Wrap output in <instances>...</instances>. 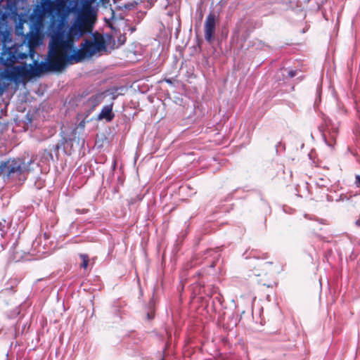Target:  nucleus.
<instances>
[{
    "label": "nucleus",
    "mask_w": 360,
    "mask_h": 360,
    "mask_svg": "<svg viewBox=\"0 0 360 360\" xmlns=\"http://www.w3.org/2000/svg\"><path fill=\"white\" fill-rule=\"evenodd\" d=\"M35 15L39 18H43L47 15L51 16V21L53 18L56 19V10L53 5V1L51 0H41L40 5H38L34 11ZM52 22H51V23Z\"/></svg>",
    "instance_id": "6"
},
{
    "label": "nucleus",
    "mask_w": 360,
    "mask_h": 360,
    "mask_svg": "<svg viewBox=\"0 0 360 360\" xmlns=\"http://www.w3.org/2000/svg\"><path fill=\"white\" fill-rule=\"evenodd\" d=\"M116 98H117V96L113 94L112 95V100H115Z\"/></svg>",
    "instance_id": "24"
},
{
    "label": "nucleus",
    "mask_w": 360,
    "mask_h": 360,
    "mask_svg": "<svg viewBox=\"0 0 360 360\" xmlns=\"http://www.w3.org/2000/svg\"><path fill=\"white\" fill-rule=\"evenodd\" d=\"M92 12L91 5L85 1L70 0L67 6L68 15L74 13L79 19H88Z\"/></svg>",
    "instance_id": "4"
},
{
    "label": "nucleus",
    "mask_w": 360,
    "mask_h": 360,
    "mask_svg": "<svg viewBox=\"0 0 360 360\" xmlns=\"http://www.w3.org/2000/svg\"><path fill=\"white\" fill-rule=\"evenodd\" d=\"M70 0H55L53 5L56 10V19L59 20V25H63L65 22V18L68 17L67 6Z\"/></svg>",
    "instance_id": "9"
},
{
    "label": "nucleus",
    "mask_w": 360,
    "mask_h": 360,
    "mask_svg": "<svg viewBox=\"0 0 360 360\" xmlns=\"http://www.w3.org/2000/svg\"><path fill=\"white\" fill-rule=\"evenodd\" d=\"M271 262H266L265 263V264H271Z\"/></svg>",
    "instance_id": "26"
},
{
    "label": "nucleus",
    "mask_w": 360,
    "mask_h": 360,
    "mask_svg": "<svg viewBox=\"0 0 360 360\" xmlns=\"http://www.w3.org/2000/svg\"><path fill=\"white\" fill-rule=\"evenodd\" d=\"M5 167H6V165L4 164V161H1L0 162V175H1V174L4 175Z\"/></svg>",
    "instance_id": "19"
},
{
    "label": "nucleus",
    "mask_w": 360,
    "mask_h": 360,
    "mask_svg": "<svg viewBox=\"0 0 360 360\" xmlns=\"http://www.w3.org/2000/svg\"><path fill=\"white\" fill-rule=\"evenodd\" d=\"M79 257L82 260V262L81 264V267L86 269L89 264V256L86 254H80Z\"/></svg>",
    "instance_id": "15"
},
{
    "label": "nucleus",
    "mask_w": 360,
    "mask_h": 360,
    "mask_svg": "<svg viewBox=\"0 0 360 360\" xmlns=\"http://www.w3.org/2000/svg\"><path fill=\"white\" fill-rule=\"evenodd\" d=\"M104 49L105 44L103 42L95 39H86L82 43L80 49H75L74 47L72 51L66 53L65 56L70 63H79Z\"/></svg>",
    "instance_id": "3"
},
{
    "label": "nucleus",
    "mask_w": 360,
    "mask_h": 360,
    "mask_svg": "<svg viewBox=\"0 0 360 360\" xmlns=\"http://www.w3.org/2000/svg\"><path fill=\"white\" fill-rule=\"evenodd\" d=\"M32 60L33 63L27 65L29 76H39L41 73L49 71L47 62L38 63L34 58Z\"/></svg>",
    "instance_id": "10"
},
{
    "label": "nucleus",
    "mask_w": 360,
    "mask_h": 360,
    "mask_svg": "<svg viewBox=\"0 0 360 360\" xmlns=\"http://www.w3.org/2000/svg\"><path fill=\"white\" fill-rule=\"evenodd\" d=\"M285 71H287V73H288V77H290V78H292L294 77L297 73V70H285Z\"/></svg>",
    "instance_id": "18"
},
{
    "label": "nucleus",
    "mask_w": 360,
    "mask_h": 360,
    "mask_svg": "<svg viewBox=\"0 0 360 360\" xmlns=\"http://www.w3.org/2000/svg\"><path fill=\"white\" fill-rule=\"evenodd\" d=\"M9 224L10 221H7L6 219H2V221H0V231L2 233H4L7 231Z\"/></svg>",
    "instance_id": "16"
},
{
    "label": "nucleus",
    "mask_w": 360,
    "mask_h": 360,
    "mask_svg": "<svg viewBox=\"0 0 360 360\" xmlns=\"http://www.w3.org/2000/svg\"><path fill=\"white\" fill-rule=\"evenodd\" d=\"M34 56L35 51L29 43L8 48L1 53L0 63L5 66L4 70L10 82L18 83L29 76L27 64L18 66H13V64L27 57L33 59Z\"/></svg>",
    "instance_id": "2"
},
{
    "label": "nucleus",
    "mask_w": 360,
    "mask_h": 360,
    "mask_svg": "<svg viewBox=\"0 0 360 360\" xmlns=\"http://www.w3.org/2000/svg\"><path fill=\"white\" fill-rule=\"evenodd\" d=\"M50 56V55L49 54ZM51 58H55L47 62L49 64V71H61L63 70L67 63L71 64L66 60L64 56L63 49H57V53L54 56H50Z\"/></svg>",
    "instance_id": "7"
},
{
    "label": "nucleus",
    "mask_w": 360,
    "mask_h": 360,
    "mask_svg": "<svg viewBox=\"0 0 360 360\" xmlns=\"http://www.w3.org/2000/svg\"><path fill=\"white\" fill-rule=\"evenodd\" d=\"M310 0H304L305 2L308 3Z\"/></svg>",
    "instance_id": "27"
},
{
    "label": "nucleus",
    "mask_w": 360,
    "mask_h": 360,
    "mask_svg": "<svg viewBox=\"0 0 360 360\" xmlns=\"http://www.w3.org/2000/svg\"><path fill=\"white\" fill-rule=\"evenodd\" d=\"M356 224L358 226H360V219L356 221Z\"/></svg>",
    "instance_id": "23"
},
{
    "label": "nucleus",
    "mask_w": 360,
    "mask_h": 360,
    "mask_svg": "<svg viewBox=\"0 0 360 360\" xmlns=\"http://www.w3.org/2000/svg\"><path fill=\"white\" fill-rule=\"evenodd\" d=\"M277 1H279V2H283V4H288L290 2V0H276Z\"/></svg>",
    "instance_id": "22"
},
{
    "label": "nucleus",
    "mask_w": 360,
    "mask_h": 360,
    "mask_svg": "<svg viewBox=\"0 0 360 360\" xmlns=\"http://www.w3.org/2000/svg\"><path fill=\"white\" fill-rule=\"evenodd\" d=\"M142 198L143 197L141 195H136L135 197H132L128 200V205L131 206L137 202L141 201Z\"/></svg>",
    "instance_id": "17"
},
{
    "label": "nucleus",
    "mask_w": 360,
    "mask_h": 360,
    "mask_svg": "<svg viewBox=\"0 0 360 360\" xmlns=\"http://www.w3.org/2000/svg\"><path fill=\"white\" fill-rule=\"evenodd\" d=\"M355 184L357 187H360V175L355 176Z\"/></svg>",
    "instance_id": "20"
},
{
    "label": "nucleus",
    "mask_w": 360,
    "mask_h": 360,
    "mask_svg": "<svg viewBox=\"0 0 360 360\" xmlns=\"http://www.w3.org/2000/svg\"><path fill=\"white\" fill-rule=\"evenodd\" d=\"M113 103L103 106L98 115V120H105L106 122H110L113 120L115 114L112 112Z\"/></svg>",
    "instance_id": "12"
},
{
    "label": "nucleus",
    "mask_w": 360,
    "mask_h": 360,
    "mask_svg": "<svg viewBox=\"0 0 360 360\" xmlns=\"http://www.w3.org/2000/svg\"><path fill=\"white\" fill-rule=\"evenodd\" d=\"M32 161L27 162V164L23 162L21 163L20 160L18 159H8L4 161L5 172L4 176L10 178L14 174L20 175L28 169V166L31 164Z\"/></svg>",
    "instance_id": "5"
},
{
    "label": "nucleus",
    "mask_w": 360,
    "mask_h": 360,
    "mask_svg": "<svg viewBox=\"0 0 360 360\" xmlns=\"http://www.w3.org/2000/svg\"><path fill=\"white\" fill-rule=\"evenodd\" d=\"M103 94H97L96 95H93L89 99V101L93 105H96L100 103L103 100Z\"/></svg>",
    "instance_id": "14"
},
{
    "label": "nucleus",
    "mask_w": 360,
    "mask_h": 360,
    "mask_svg": "<svg viewBox=\"0 0 360 360\" xmlns=\"http://www.w3.org/2000/svg\"><path fill=\"white\" fill-rule=\"evenodd\" d=\"M338 134V127L330 126L329 122L326 123L325 131L322 132L323 139L325 143L330 148H333L335 136Z\"/></svg>",
    "instance_id": "11"
},
{
    "label": "nucleus",
    "mask_w": 360,
    "mask_h": 360,
    "mask_svg": "<svg viewBox=\"0 0 360 360\" xmlns=\"http://www.w3.org/2000/svg\"><path fill=\"white\" fill-rule=\"evenodd\" d=\"M147 317L148 319H152L154 317V314L153 312H148Z\"/></svg>",
    "instance_id": "21"
},
{
    "label": "nucleus",
    "mask_w": 360,
    "mask_h": 360,
    "mask_svg": "<svg viewBox=\"0 0 360 360\" xmlns=\"http://www.w3.org/2000/svg\"><path fill=\"white\" fill-rule=\"evenodd\" d=\"M36 243H38V242L37 240L33 243V245H35Z\"/></svg>",
    "instance_id": "25"
},
{
    "label": "nucleus",
    "mask_w": 360,
    "mask_h": 360,
    "mask_svg": "<svg viewBox=\"0 0 360 360\" xmlns=\"http://www.w3.org/2000/svg\"><path fill=\"white\" fill-rule=\"evenodd\" d=\"M216 20L217 16L213 12L210 13L206 18L204 25V32L205 39L208 43H211L214 39L216 31Z\"/></svg>",
    "instance_id": "8"
},
{
    "label": "nucleus",
    "mask_w": 360,
    "mask_h": 360,
    "mask_svg": "<svg viewBox=\"0 0 360 360\" xmlns=\"http://www.w3.org/2000/svg\"><path fill=\"white\" fill-rule=\"evenodd\" d=\"M10 81H8V78L6 76V72L5 70L0 72V91L1 96L3 94L5 89L9 85Z\"/></svg>",
    "instance_id": "13"
},
{
    "label": "nucleus",
    "mask_w": 360,
    "mask_h": 360,
    "mask_svg": "<svg viewBox=\"0 0 360 360\" xmlns=\"http://www.w3.org/2000/svg\"><path fill=\"white\" fill-rule=\"evenodd\" d=\"M87 19L76 18L72 26L69 27L68 17L65 18L63 25H59V20L53 21L50 24L49 31L51 37L49 44V55L54 56L57 53V49H63L64 55L72 51L74 40L78 39L84 33V24Z\"/></svg>",
    "instance_id": "1"
}]
</instances>
